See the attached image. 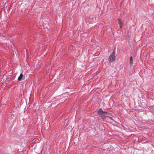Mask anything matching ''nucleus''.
Wrapping results in <instances>:
<instances>
[{"mask_svg": "<svg viewBox=\"0 0 154 154\" xmlns=\"http://www.w3.org/2000/svg\"><path fill=\"white\" fill-rule=\"evenodd\" d=\"M116 56L115 55V52L114 51L112 54L109 56V61L112 62L115 60Z\"/></svg>", "mask_w": 154, "mask_h": 154, "instance_id": "nucleus-1", "label": "nucleus"}, {"mask_svg": "<svg viewBox=\"0 0 154 154\" xmlns=\"http://www.w3.org/2000/svg\"><path fill=\"white\" fill-rule=\"evenodd\" d=\"M98 112L99 115L100 116H101V115H103L104 116H105L106 114L107 113L106 112L103 111L101 109H100L98 111Z\"/></svg>", "mask_w": 154, "mask_h": 154, "instance_id": "nucleus-2", "label": "nucleus"}, {"mask_svg": "<svg viewBox=\"0 0 154 154\" xmlns=\"http://www.w3.org/2000/svg\"><path fill=\"white\" fill-rule=\"evenodd\" d=\"M24 77L23 75L21 73L20 74V76L18 77V80L19 81H21L24 79Z\"/></svg>", "mask_w": 154, "mask_h": 154, "instance_id": "nucleus-4", "label": "nucleus"}, {"mask_svg": "<svg viewBox=\"0 0 154 154\" xmlns=\"http://www.w3.org/2000/svg\"><path fill=\"white\" fill-rule=\"evenodd\" d=\"M118 24L119 25L120 28H122L123 26V24L122 23V20L119 19H118Z\"/></svg>", "mask_w": 154, "mask_h": 154, "instance_id": "nucleus-3", "label": "nucleus"}, {"mask_svg": "<svg viewBox=\"0 0 154 154\" xmlns=\"http://www.w3.org/2000/svg\"><path fill=\"white\" fill-rule=\"evenodd\" d=\"M133 59L132 57H131L130 58V64L131 66H133Z\"/></svg>", "mask_w": 154, "mask_h": 154, "instance_id": "nucleus-5", "label": "nucleus"}]
</instances>
